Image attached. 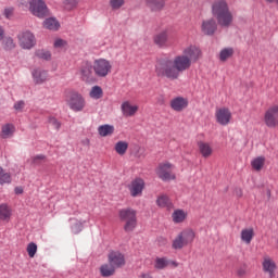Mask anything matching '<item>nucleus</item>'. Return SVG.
Wrapping results in <instances>:
<instances>
[{"instance_id":"4be33fe9","label":"nucleus","mask_w":278,"mask_h":278,"mask_svg":"<svg viewBox=\"0 0 278 278\" xmlns=\"http://www.w3.org/2000/svg\"><path fill=\"white\" fill-rule=\"evenodd\" d=\"M198 149L202 157H212V154L214 153V149L212 148V144L205 141H199L198 142Z\"/></svg>"},{"instance_id":"b1692460","label":"nucleus","mask_w":278,"mask_h":278,"mask_svg":"<svg viewBox=\"0 0 278 278\" xmlns=\"http://www.w3.org/2000/svg\"><path fill=\"white\" fill-rule=\"evenodd\" d=\"M146 5L152 12H160L164 10V5H166V1L165 0H146Z\"/></svg>"},{"instance_id":"a211bd4d","label":"nucleus","mask_w":278,"mask_h":278,"mask_svg":"<svg viewBox=\"0 0 278 278\" xmlns=\"http://www.w3.org/2000/svg\"><path fill=\"white\" fill-rule=\"evenodd\" d=\"M168 266L177 268V266H179V263L170 261L166 257H156L154 261V268H156V270H164V268H168Z\"/></svg>"},{"instance_id":"37998d69","label":"nucleus","mask_w":278,"mask_h":278,"mask_svg":"<svg viewBox=\"0 0 278 278\" xmlns=\"http://www.w3.org/2000/svg\"><path fill=\"white\" fill-rule=\"evenodd\" d=\"M49 124L52 125L54 129H60V127H62V124H60L55 117H50Z\"/></svg>"},{"instance_id":"c756f323","label":"nucleus","mask_w":278,"mask_h":278,"mask_svg":"<svg viewBox=\"0 0 278 278\" xmlns=\"http://www.w3.org/2000/svg\"><path fill=\"white\" fill-rule=\"evenodd\" d=\"M156 205L159 207H166L167 210H173V202H170V199L166 194H161L156 199Z\"/></svg>"},{"instance_id":"72a5a7b5","label":"nucleus","mask_w":278,"mask_h":278,"mask_svg":"<svg viewBox=\"0 0 278 278\" xmlns=\"http://www.w3.org/2000/svg\"><path fill=\"white\" fill-rule=\"evenodd\" d=\"M1 42L4 51H12L13 49H16V43L12 37H3Z\"/></svg>"},{"instance_id":"58836bf2","label":"nucleus","mask_w":278,"mask_h":278,"mask_svg":"<svg viewBox=\"0 0 278 278\" xmlns=\"http://www.w3.org/2000/svg\"><path fill=\"white\" fill-rule=\"evenodd\" d=\"M109 5L111 10L116 12L117 10H121V8L125 7V0H109Z\"/></svg>"},{"instance_id":"5701e85b","label":"nucleus","mask_w":278,"mask_h":278,"mask_svg":"<svg viewBox=\"0 0 278 278\" xmlns=\"http://www.w3.org/2000/svg\"><path fill=\"white\" fill-rule=\"evenodd\" d=\"M14 131H16L14 124H4L1 126L0 138H2V140H8L14 136Z\"/></svg>"},{"instance_id":"3c124183","label":"nucleus","mask_w":278,"mask_h":278,"mask_svg":"<svg viewBox=\"0 0 278 278\" xmlns=\"http://www.w3.org/2000/svg\"><path fill=\"white\" fill-rule=\"evenodd\" d=\"M139 278H153L150 276V274H141Z\"/></svg>"},{"instance_id":"ea45409f","label":"nucleus","mask_w":278,"mask_h":278,"mask_svg":"<svg viewBox=\"0 0 278 278\" xmlns=\"http://www.w3.org/2000/svg\"><path fill=\"white\" fill-rule=\"evenodd\" d=\"M45 160H47V156L45 154H37L30 157V164H33V166H40V164H42Z\"/></svg>"},{"instance_id":"f8f14e48","label":"nucleus","mask_w":278,"mask_h":278,"mask_svg":"<svg viewBox=\"0 0 278 278\" xmlns=\"http://www.w3.org/2000/svg\"><path fill=\"white\" fill-rule=\"evenodd\" d=\"M215 118L218 125L226 127V125L231 123V111L227 108L217 109L215 112Z\"/></svg>"},{"instance_id":"9d476101","label":"nucleus","mask_w":278,"mask_h":278,"mask_svg":"<svg viewBox=\"0 0 278 278\" xmlns=\"http://www.w3.org/2000/svg\"><path fill=\"white\" fill-rule=\"evenodd\" d=\"M18 45L22 49H34L36 47V36L31 31L25 30L17 35Z\"/></svg>"},{"instance_id":"7c9ffc66","label":"nucleus","mask_w":278,"mask_h":278,"mask_svg":"<svg viewBox=\"0 0 278 278\" xmlns=\"http://www.w3.org/2000/svg\"><path fill=\"white\" fill-rule=\"evenodd\" d=\"M114 273H116V267L111 265L110 262L101 265L100 267V275H102V277H112Z\"/></svg>"},{"instance_id":"1a4fd4ad","label":"nucleus","mask_w":278,"mask_h":278,"mask_svg":"<svg viewBox=\"0 0 278 278\" xmlns=\"http://www.w3.org/2000/svg\"><path fill=\"white\" fill-rule=\"evenodd\" d=\"M29 10L31 14L38 18H45V16H49V9L42 0H31L29 2Z\"/></svg>"},{"instance_id":"603ef678","label":"nucleus","mask_w":278,"mask_h":278,"mask_svg":"<svg viewBox=\"0 0 278 278\" xmlns=\"http://www.w3.org/2000/svg\"><path fill=\"white\" fill-rule=\"evenodd\" d=\"M237 195H238V197H242V190H241V189H239V190L237 191Z\"/></svg>"},{"instance_id":"a878e982","label":"nucleus","mask_w":278,"mask_h":278,"mask_svg":"<svg viewBox=\"0 0 278 278\" xmlns=\"http://www.w3.org/2000/svg\"><path fill=\"white\" fill-rule=\"evenodd\" d=\"M186 218H188V212L181 208L175 210L172 214V220L176 225H179V223H184Z\"/></svg>"},{"instance_id":"4c0bfd02","label":"nucleus","mask_w":278,"mask_h":278,"mask_svg":"<svg viewBox=\"0 0 278 278\" xmlns=\"http://www.w3.org/2000/svg\"><path fill=\"white\" fill-rule=\"evenodd\" d=\"M91 99H101L103 97V89L100 86H93L89 92Z\"/></svg>"},{"instance_id":"0eeeda50","label":"nucleus","mask_w":278,"mask_h":278,"mask_svg":"<svg viewBox=\"0 0 278 278\" xmlns=\"http://www.w3.org/2000/svg\"><path fill=\"white\" fill-rule=\"evenodd\" d=\"M92 70L96 77H108L112 73V62L108 59H98L93 61Z\"/></svg>"},{"instance_id":"de8ad7c7","label":"nucleus","mask_w":278,"mask_h":278,"mask_svg":"<svg viewBox=\"0 0 278 278\" xmlns=\"http://www.w3.org/2000/svg\"><path fill=\"white\" fill-rule=\"evenodd\" d=\"M5 38V29H3V26H0V42Z\"/></svg>"},{"instance_id":"864d4df0","label":"nucleus","mask_w":278,"mask_h":278,"mask_svg":"<svg viewBox=\"0 0 278 278\" xmlns=\"http://www.w3.org/2000/svg\"><path fill=\"white\" fill-rule=\"evenodd\" d=\"M267 3H275V0H265Z\"/></svg>"},{"instance_id":"7ed1b4c3","label":"nucleus","mask_w":278,"mask_h":278,"mask_svg":"<svg viewBox=\"0 0 278 278\" xmlns=\"http://www.w3.org/2000/svg\"><path fill=\"white\" fill-rule=\"evenodd\" d=\"M197 239V231L192 228H185L180 231L172 242V249L174 251H181L185 247H188Z\"/></svg>"},{"instance_id":"412c9836","label":"nucleus","mask_w":278,"mask_h":278,"mask_svg":"<svg viewBox=\"0 0 278 278\" xmlns=\"http://www.w3.org/2000/svg\"><path fill=\"white\" fill-rule=\"evenodd\" d=\"M12 218V206L8 203L0 204V220L2 223H10Z\"/></svg>"},{"instance_id":"c03bdc74","label":"nucleus","mask_w":278,"mask_h":278,"mask_svg":"<svg viewBox=\"0 0 278 278\" xmlns=\"http://www.w3.org/2000/svg\"><path fill=\"white\" fill-rule=\"evenodd\" d=\"M24 108H25V102L24 101H17L14 104V110H16V112H23Z\"/></svg>"},{"instance_id":"4468645a","label":"nucleus","mask_w":278,"mask_h":278,"mask_svg":"<svg viewBox=\"0 0 278 278\" xmlns=\"http://www.w3.org/2000/svg\"><path fill=\"white\" fill-rule=\"evenodd\" d=\"M121 110L123 116H125L126 118H131V116H136V114H138L139 108L138 104H132L131 101L126 100L122 102Z\"/></svg>"},{"instance_id":"cd10ccee","label":"nucleus","mask_w":278,"mask_h":278,"mask_svg":"<svg viewBox=\"0 0 278 278\" xmlns=\"http://www.w3.org/2000/svg\"><path fill=\"white\" fill-rule=\"evenodd\" d=\"M80 76L83 81H92V66L90 64H85L80 68Z\"/></svg>"},{"instance_id":"f3484780","label":"nucleus","mask_w":278,"mask_h":278,"mask_svg":"<svg viewBox=\"0 0 278 278\" xmlns=\"http://www.w3.org/2000/svg\"><path fill=\"white\" fill-rule=\"evenodd\" d=\"M169 108H172L174 112H184L186 108H188V99L184 97L173 98L169 102Z\"/></svg>"},{"instance_id":"39448f33","label":"nucleus","mask_w":278,"mask_h":278,"mask_svg":"<svg viewBox=\"0 0 278 278\" xmlns=\"http://www.w3.org/2000/svg\"><path fill=\"white\" fill-rule=\"evenodd\" d=\"M65 102L73 112H84V108H86V99L76 90L65 93Z\"/></svg>"},{"instance_id":"473e14b6","label":"nucleus","mask_w":278,"mask_h":278,"mask_svg":"<svg viewBox=\"0 0 278 278\" xmlns=\"http://www.w3.org/2000/svg\"><path fill=\"white\" fill-rule=\"evenodd\" d=\"M127 149H129V143L127 141H117L114 146V151L117 153V155H125L127 153Z\"/></svg>"},{"instance_id":"c85d7f7f","label":"nucleus","mask_w":278,"mask_h":278,"mask_svg":"<svg viewBox=\"0 0 278 278\" xmlns=\"http://www.w3.org/2000/svg\"><path fill=\"white\" fill-rule=\"evenodd\" d=\"M12 184V174L0 165V186Z\"/></svg>"},{"instance_id":"393cba45","label":"nucleus","mask_w":278,"mask_h":278,"mask_svg":"<svg viewBox=\"0 0 278 278\" xmlns=\"http://www.w3.org/2000/svg\"><path fill=\"white\" fill-rule=\"evenodd\" d=\"M253 238H255V229H253V227L243 228L241 230V240L244 242V244H250L253 242Z\"/></svg>"},{"instance_id":"5fc2aeb1","label":"nucleus","mask_w":278,"mask_h":278,"mask_svg":"<svg viewBox=\"0 0 278 278\" xmlns=\"http://www.w3.org/2000/svg\"><path fill=\"white\" fill-rule=\"evenodd\" d=\"M274 3H277V5H278V0H274Z\"/></svg>"},{"instance_id":"a19ab883","label":"nucleus","mask_w":278,"mask_h":278,"mask_svg":"<svg viewBox=\"0 0 278 278\" xmlns=\"http://www.w3.org/2000/svg\"><path fill=\"white\" fill-rule=\"evenodd\" d=\"M26 251L28 253V257H36V253H38V245L35 242L28 243Z\"/></svg>"},{"instance_id":"aec40b11","label":"nucleus","mask_w":278,"mask_h":278,"mask_svg":"<svg viewBox=\"0 0 278 278\" xmlns=\"http://www.w3.org/2000/svg\"><path fill=\"white\" fill-rule=\"evenodd\" d=\"M263 270L264 273H268L270 278L275 277V270H277V264H275V261H273L270 256H264Z\"/></svg>"},{"instance_id":"9b49d317","label":"nucleus","mask_w":278,"mask_h":278,"mask_svg":"<svg viewBox=\"0 0 278 278\" xmlns=\"http://www.w3.org/2000/svg\"><path fill=\"white\" fill-rule=\"evenodd\" d=\"M182 55L190 60L191 64H194L203 58V50L198 46L190 45L182 50Z\"/></svg>"},{"instance_id":"423d86ee","label":"nucleus","mask_w":278,"mask_h":278,"mask_svg":"<svg viewBox=\"0 0 278 278\" xmlns=\"http://www.w3.org/2000/svg\"><path fill=\"white\" fill-rule=\"evenodd\" d=\"M175 165H173V163L163 162L155 168V174L162 181H173L176 179L175 173H173Z\"/></svg>"},{"instance_id":"6ab92c4d","label":"nucleus","mask_w":278,"mask_h":278,"mask_svg":"<svg viewBox=\"0 0 278 278\" xmlns=\"http://www.w3.org/2000/svg\"><path fill=\"white\" fill-rule=\"evenodd\" d=\"M153 42L156 45V47L166 49V47H168V30H162L161 33L154 35Z\"/></svg>"},{"instance_id":"09e8293b","label":"nucleus","mask_w":278,"mask_h":278,"mask_svg":"<svg viewBox=\"0 0 278 278\" xmlns=\"http://www.w3.org/2000/svg\"><path fill=\"white\" fill-rule=\"evenodd\" d=\"M14 12V9H5L4 10V14L7 16V18H10V15Z\"/></svg>"},{"instance_id":"49530a36","label":"nucleus","mask_w":278,"mask_h":278,"mask_svg":"<svg viewBox=\"0 0 278 278\" xmlns=\"http://www.w3.org/2000/svg\"><path fill=\"white\" fill-rule=\"evenodd\" d=\"M83 229V226H81V223H77L73 228H72V231L74 233H79V231H81Z\"/></svg>"},{"instance_id":"2eb2a0df","label":"nucleus","mask_w":278,"mask_h":278,"mask_svg":"<svg viewBox=\"0 0 278 278\" xmlns=\"http://www.w3.org/2000/svg\"><path fill=\"white\" fill-rule=\"evenodd\" d=\"M31 77L34 84H37L38 86L45 84V81H49V72L47 70L37 67L31 71Z\"/></svg>"},{"instance_id":"20e7f679","label":"nucleus","mask_w":278,"mask_h":278,"mask_svg":"<svg viewBox=\"0 0 278 278\" xmlns=\"http://www.w3.org/2000/svg\"><path fill=\"white\" fill-rule=\"evenodd\" d=\"M119 220L125 223L124 231L127 233L134 231L138 227V211L131 207L122 208L118 211Z\"/></svg>"},{"instance_id":"79ce46f5","label":"nucleus","mask_w":278,"mask_h":278,"mask_svg":"<svg viewBox=\"0 0 278 278\" xmlns=\"http://www.w3.org/2000/svg\"><path fill=\"white\" fill-rule=\"evenodd\" d=\"M54 49H66L68 47V42L64 39L58 38L53 43Z\"/></svg>"},{"instance_id":"f257e3e1","label":"nucleus","mask_w":278,"mask_h":278,"mask_svg":"<svg viewBox=\"0 0 278 278\" xmlns=\"http://www.w3.org/2000/svg\"><path fill=\"white\" fill-rule=\"evenodd\" d=\"M211 10L214 17L204 20L201 24V31L204 36H214L218 25L219 27H231L233 25V12H231L227 0H214Z\"/></svg>"},{"instance_id":"2f4dec72","label":"nucleus","mask_w":278,"mask_h":278,"mask_svg":"<svg viewBox=\"0 0 278 278\" xmlns=\"http://www.w3.org/2000/svg\"><path fill=\"white\" fill-rule=\"evenodd\" d=\"M43 27L45 29H50L51 31H58V29H60V22L53 17L46 18L43 22Z\"/></svg>"},{"instance_id":"e433bc0d","label":"nucleus","mask_w":278,"mask_h":278,"mask_svg":"<svg viewBox=\"0 0 278 278\" xmlns=\"http://www.w3.org/2000/svg\"><path fill=\"white\" fill-rule=\"evenodd\" d=\"M265 162L266 159H264L263 156H258L251 162V166L252 168H254V170H262V168H264Z\"/></svg>"},{"instance_id":"a18cd8bd","label":"nucleus","mask_w":278,"mask_h":278,"mask_svg":"<svg viewBox=\"0 0 278 278\" xmlns=\"http://www.w3.org/2000/svg\"><path fill=\"white\" fill-rule=\"evenodd\" d=\"M65 5H68L70 8H76V5L79 3L78 0H64Z\"/></svg>"},{"instance_id":"dca6fc26","label":"nucleus","mask_w":278,"mask_h":278,"mask_svg":"<svg viewBox=\"0 0 278 278\" xmlns=\"http://www.w3.org/2000/svg\"><path fill=\"white\" fill-rule=\"evenodd\" d=\"M108 258L110 264L115 268H123V266H125V255L119 251H112Z\"/></svg>"},{"instance_id":"f704fd0d","label":"nucleus","mask_w":278,"mask_h":278,"mask_svg":"<svg viewBox=\"0 0 278 278\" xmlns=\"http://www.w3.org/2000/svg\"><path fill=\"white\" fill-rule=\"evenodd\" d=\"M36 58H39V60H46V62H50L52 55L51 51L45 50V49H38L35 51Z\"/></svg>"},{"instance_id":"6e6552de","label":"nucleus","mask_w":278,"mask_h":278,"mask_svg":"<svg viewBox=\"0 0 278 278\" xmlns=\"http://www.w3.org/2000/svg\"><path fill=\"white\" fill-rule=\"evenodd\" d=\"M264 123L269 129L278 127V103L270 105L264 114Z\"/></svg>"},{"instance_id":"8fccbe9b","label":"nucleus","mask_w":278,"mask_h":278,"mask_svg":"<svg viewBox=\"0 0 278 278\" xmlns=\"http://www.w3.org/2000/svg\"><path fill=\"white\" fill-rule=\"evenodd\" d=\"M15 194H23V188L16 187L15 188Z\"/></svg>"},{"instance_id":"ddd939ff","label":"nucleus","mask_w":278,"mask_h":278,"mask_svg":"<svg viewBox=\"0 0 278 278\" xmlns=\"http://www.w3.org/2000/svg\"><path fill=\"white\" fill-rule=\"evenodd\" d=\"M128 190L131 197H142V191L144 190V180L141 178H136L128 185Z\"/></svg>"},{"instance_id":"f03ea898","label":"nucleus","mask_w":278,"mask_h":278,"mask_svg":"<svg viewBox=\"0 0 278 278\" xmlns=\"http://www.w3.org/2000/svg\"><path fill=\"white\" fill-rule=\"evenodd\" d=\"M192 63L190 59L184 54L176 55L174 59H160L155 64V75L160 79H168L169 81H177L181 73L189 71Z\"/></svg>"},{"instance_id":"c9c22d12","label":"nucleus","mask_w":278,"mask_h":278,"mask_svg":"<svg viewBox=\"0 0 278 278\" xmlns=\"http://www.w3.org/2000/svg\"><path fill=\"white\" fill-rule=\"evenodd\" d=\"M233 49L232 48H225L219 52V60L220 62H227L229 58H232Z\"/></svg>"},{"instance_id":"bb28decb","label":"nucleus","mask_w":278,"mask_h":278,"mask_svg":"<svg viewBox=\"0 0 278 278\" xmlns=\"http://www.w3.org/2000/svg\"><path fill=\"white\" fill-rule=\"evenodd\" d=\"M115 131L114 125L104 124L98 127V134L101 138H108V136H113Z\"/></svg>"}]
</instances>
